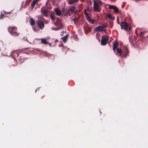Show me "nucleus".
Segmentation results:
<instances>
[{
  "label": "nucleus",
  "instance_id": "1",
  "mask_svg": "<svg viewBox=\"0 0 148 148\" xmlns=\"http://www.w3.org/2000/svg\"><path fill=\"white\" fill-rule=\"evenodd\" d=\"M50 17L51 20L54 22V24L59 27H62V24L60 19L58 18H55L54 14H50Z\"/></svg>",
  "mask_w": 148,
  "mask_h": 148
},
{
  "label": "nucleus",
  "instance_id": "2",
  "mask_svg": "<svg viewBox=\"0 0 148 148\" xmlns=\"http://www.w3.org/2000/svg\"><path fill=\"white\" fill-rule=\"evenodd\" d=\"M8 32L13 36H18L19 34L17 32V28L15 27H9L8 28Z\"/></svg>",
  "mask_w": 148,
  "mask_h": 148
},
{
  "label": "nucleus",
  "instance_id": "3",
  "mask_svg": "<svg viewBox=\"0 0 148 148\" xmlns=\"http://www.w3.org/2000/svg\"><path fill=\"white\" fill-rule=\"evenodd\" d=\"M123 49L125 51L123 52V54L122 55V52L121 49H119L118 48H117V51L118 53H119V56H121L123 57H125L128 54V51L126 47H123Z\"/></svg>",
  "mask_w": 148,
  "mask_h": 148
},
{
  "label": "nucleus",
  "instance_id": "4",
  "mask_svg": "<svg viewBox=\"0 0 148 148\" xmlns=\"http://www.w3.org/2000/svg\"><path fill=\"white\" fill-rule=\"evenodd\" d=\"M93 8L95 11L99 12L101 11V9L99 7V5L95 0L93 1Z\"/></svg>",
  "mask_w": 148,
  "mask_h": 148
},
{
  "label": "nucleus",
  "instance_id": "5",
  "mask_svg": "<svg viewBox=\"0 0 148 148\" xmlns=\"http://www.w3.org/2000/svg\"><path fill=\"white\" fill-rule=\"evenodd\" d=\"M120 26L121 28L122 29H124L125 31L128 30V24L125 22H122L121 23Z\"/></svg>",
  "mask_w": 148,
  "mask_h": 148
},
{
  "label": "nucleus",
  "instance_id": "6",
  "mask_svg": "<svg viewBox=\"0 0 148 148\" xmlns=\"http://www.w3.org/2000/svg\"><path fill=\"white\" fill-rule=\"evenodd\" d=\"M109 40V37L102 36L101 40V44L102 45H106Z\"/></svg>",
  "mask_w": 148,
  "mask_h": 148
},
{
  "label": "nucleus",
  "instance_id": "7",
  "mask_svg": "<svg viewBox=\"0 0 148 148\" xmlns=\"http://www.w3.org/2000/svg\"><path fill=\"white\" fill-rule=\"evenodd\" d=\"M84 14L86 18L87 21L92 23H94L95 21H96L95 20H94L92 19H91L90 16H89V14L87 13L86 12V10H85L84 11Z\"/></svg>",
  "mask_w": 148,
  "mask_h": 148
},
{
  "label": "nucleus",
  "instance_id": "8",
  "mask_svg": "<svg viewBox=\"0 0 148 148\" xmlns=\"http://www.w3.org/2000/svg\"><path fill=\"white\" fill-rule=\"evenodd\" d=\"M37 25L39 27V28L41 29H42L44 27L45 25L43 22L40 20H38L37 21H36Z\"/></svg>",
  "mask_w": 148,
  "mask_h": 148
},
{
  "label": "nucleus",
  "instance_id": "9",
  "mask_svg": "<svg viewBox=\"0 0 148 148\" xmlns=\"http://www.w3.org/2000/svg\"><path fill=\"white\" fill-rule=\"evenodd\" d=\"M62 12L64 16H66L69 15L70 12L69 9L63 8L62 10Z\"/></svg>",
  "mask_w": 148,
  "mask_h": 148
},
{
  "label": "nucleus",
  "instance_id": "10",
  "mask_svg": "<svg viewBox=\"0 0 148 148\" xmlns=\"http://www.w3.org/2000/svg\"><path fill=\"white\" fill-rule=\"evenodd\" d=\"M41 13L45 16H47L48 12V10H46L44 7H43L41 8Z\"/></svg>",
  "mask_w": 148,
  "mask_h": 148
},
{
  "label": "nucleus",
  "instance_id": "11",
  "mask_svg": "<svg viewBox=\"0 0 148 148\" xmlns=\"http://www.w3.org/2000/svg\"><path fill=\"white\" fill-rule=\"evenodd\" d=\"M77 15L78 16V17L75 16V18L71 20V21H74V23L76 25H77L78 23V19L80 18V15L78 14Z\"/></svg>",
  "mask_w": 148,
  "mask_h": 148
},
{
  "label": "nucleus",
  "instance_id": "12",
  "mask_svg": "<svg viewBox=\"0 0 148 148\" xmlns=\"http://www.w3.org/2000/svg\"><path fill=\"white\" fill-rule=\"evenodd\" d=\"M104 29L101 26H99L94 28V30L97 32H102L104 31Z\"/></svg>",
  "mask_w": 148,
  "mask_h": 148
},
{
  "label": "nucleus",
  "instance_id": "13",
  "mask_svg": "<svg viewBox=\"0 0 148 148\" xmlns=\"http://www.w3.org/2000/svg\"><path fill=\"white\" fill-rule=\"evenodd\" d=\"M55 11L56 15L60 16L61 15L62 12L60 10L59 8H57L55 9Z\"/></svg>",
  "mask_w": 148,
  "mask_h": 148
},
{
  "label": "nucleus",
  "instance_id": "14",
  "mask_svg": "<svg viewBox=\"0 0 148 148\" xmlns=\"http://www.w3.org/2000/svg\"><path fill=\"white\" fill-rule=\"evenodd\" d=\"M19 51L18 50H16L13 51L12 53V56L13 57H17L18 56V55L20 54Z\"/></svg>",
  "mask_w": 148,
  "mask_h": 148
},
{
  "label": "nucleus",
  "instance_id": "15",
  "mask_svg": "<svg viewBox=\"0 0 148 148\" xmlns=\"http://www.w3.org/2000/svg\"><path fill=\"white\" fill-rule=\"evenodd\" d=\"M40 40H41V43L45 45H46L48 43V42L47 41V39L46 38H41Z\"/></svg>",
  "mask_w": 148,
  "mask_h": 148
},
{
  "label": "nucleus",
  "instance_id": "16",
  "mask_svg": "<svg viewBox=\"0 0 148 148\" xmlns=\"http://www.w3.org/2000/svg\"><path fill=\"white\" fill-rule=\"evenodd\" d=\"M69 10L72 12H73L76 9V8L75 6H70L69 9Z\"/></svg>",
  "mask_w": 148,
  "mask_h": 148
},
{
  "label": "nucleus",
  "instance_id": "17",
  "mask_svg": "<svg viewBox=\"0 0 148 148\" xmlns=\"http://www.w3.org/2000/svg\"><path fill=\"white\" fill-rule=\"evenodd\" d=\"M68 37V35L66 34L65 36L62 37V39L63 41V42L64 43L66 42Z\"/></svg>",
  "mask_w": 148,
  "mask_h": 148
},
{
  "label": "nucleus",
  "instance_id": "18",
  "mask_svg": "<svg viewBox=\"0 0 148 148\" xmlns=\"http://www.w3.org/2000/svg\"><path fill=\"white\" fill-rule=\"evenodd\" d=\"M38 2V0H34L31 3V5L33 8H34L36 4Z\"/></svg>",
  "mask_w": 148,
  "mask_h": 148
},
{
  "label": "nucleus",
  "instance_id": "19",
  "mask_svg": "<svg viewBox=\"0 0 148 148\" xmlns=\"http://www.w3.org/2000/svg\"><path fill=\"white\" fill-rule=\"evenodd\" d=\"M118 43L117 42H115L113 45V50L114 52H115V50L117 48V46Z\"/></svg>",
  "mask_w": 148,
  "mask_h": 148
},
{
  "label": "nucleus",
  "instance_id": "20",
  "mask_svg": "<svg viewBox=\"0 0 148 148\" xmlns=\"http://www.w3.org/2000/svg\"><path fill=\"white\" fill-rule=\"evenodd\" d=\"M77 1L75 0H69L68 2V3L70 5H71L75 3H77Z\"/></svg>",
  "mask_w": 148,
  "mask_h": 148
},
{
  "label": "nucleus",
  "instance_id": "21",
  "mask_svg": "<svg viewBox=\"0 0 148 148\" xmlns=\"http://www.w3.org/2000/svg\"><path fill=\"white\" fill-rule=\"evenodd\" d=\"M30 24L32 26L34 25H35V21L32 18H30Z\"/></svg>",
  "mask_w": 148,
  "mask_h": 148
},
{
  "label": "nucleus",
  "instance_id": "22",
  "mask_svg": "<svg viewBox=\"0 0 148 148\" xmlns=\"http://www.w3.org/2000/svg\"><path fill=\"white\" fill-rule=\"evenodd\" d=\"M107 16L112 20H114L115 19V17L113 16L110 14H107Z\"/></svg>",
  "mask_w": 148,
  "mask_h": 148
},
{
  "label": "nucleus",
  "instance_id": "23",
  "mask_svg": "<svg viewBox=\"0 0 148 148\" xmlns=\"http://www.w3.org/2000/svg\"><path fill=\"white\" fill-rule=\"evenodd\" d=\"M108 25V24L107 23H103V24L101 25L102 26L103 28H106L107 27Z\"/></svg>",
  "mask_w": 148,
  "mask_h": 148
},
{
  "label": "nucleus",
  "instance_id": "24",
  "mask_svg": "<svg viewBox=\"0 0 148 148\" xmlns=\"http://www.w3.org/2000/svg\"><path fill=\"white\" fill-rule=\"evenodd\" d=\"M98 4L100 5H102L103 4V2L100 0H98L96 1Z\"/></svg>",
  "mask_w": 148,
  "mask_h": 148
},
{
  "label": "nucleus",
  "instance_id": "25",
  "mask_svg": "<svg viewBox=\"0 0 148 148\" xmlns=\"http://www.w3.org/2000/svg\"><path fill=\"white\" fill-rule=\"evenodd\" d=\"M1 14L0 16V18L2 19L4 17V15L5 14V13L3 14V13L1 12Z\"/></svg>",
  "mask_w": 148,
  "mask_h": 148
},
{
  "label": "nucleus",
  "instance_id": "26",
  "mask_svg": "<svg viewBox=\"0 0 148 148\" xmlns=\"http://www.w3.org/2000/svg\"><path fill=\"white\" fill-rule=\"evenodd\" d=\"M61 28V27H59L58 26V27H56L55 28H52V29L54 30H57L60 29Z\"/></svg>",
  "mask_w": 148,
  "mask_h": 148
},
{
  "label": "nucleus",
  "instance_id": "27",
  "mask_svg": "<svg viewBox=\"0 0 148 148\" xmlns=\"http://www.w3.org/2000/svg\"><path fill=\"white\" fill-rule=\"evenodd\" d=\"M115 6L114 5H110L108 8L110 9H114V8H115Z\"/></svg>",
  "mask_w": 148,
  "mask_h": 148
},
{
  "label": "nucleus",
  "instance_id": "28",
  "mask_svg": "<svg viewBox=\"0 0 148 148\" xmlns=\"http://www.w3.org/2000/svg\"><path fill=\"white\" fill-rule=\"evenodd\" d=\"M114 11L116 13H118V8L116 7V6H115V8L113 9Z\"/></svg>",
  "mask_w": 148,
  "mask_h": 148
},
{
  "label": "nucleus",
  "instance_id": "29",
  "mask_svg": "<svg viewBox=\"0 0 148 148\" xmlns=\"http://www.w3.org/2000/svg\"><path fill=\"white\" fill-rule=\"evenodd\" d=\"M145 33L144 32H141L140 33V36L141 37H142L144 35Z\"/></svg>",
  "mask_w": 148,
  "mask_h": 148
},
{
  "label": "nucleus",
  "instance_id": "30",
  "mask_svg": "<svg viewBox=\"0 0 148 148\" xmlns=\"http://www.w3.org/2000/svg\"><path fill=\"white\" fill-rule=\"evenodd\" d=\"M3 12H4L5 14H10V12H6L4 11H3Z\"/></svg>",
  "mask_w": 148,
  "mask_h": 148
},
{
  "label": "nucleus",
  "instance_id": "31",
  "mask_svg": "<svg viewBox=\"0 0 148 148\" xmlns=\"http://www.w3.org/2000/svg\"><path fill=\"white\" fill-rule=\"evenodd\" d=\"M77 11L76 10H75V11L74 12V14L75 15H77Z\"/></svg>",
  "mask_w": 148,
  "mask_h": 148
},
{
  "label": "nucleus",
  "instance_id": "32",
  "mask_svg": "<svg viewBox=\"0 0 148 148\" xmlns=\"http://www.w3.org/2000/svg\"><path fill=\"white\" fill-rule=\"evenodd\" d=\"M128 29L129 31L130 30H131V27H130V25L129 26H128Z\"/></svg>",
  "mask_w": 148,
  "mask_h": 148
},
{
  "label": "nucleus",
  "instance_id": "33",
  "mask_svg": "<svg viewBox=\"0 0 148 148\" xmlns=\"http://www.w3.org/2000/svg\"><path fill=\"white\" fill-rule=\"evenodd\" d=\"M39 90V88H37L36 89V90H35V92H36V91H37V90Z\"/></svg>",
  "mask_w": 148,
  "mask_h": 148
},
{
  "label": "nucleus",
  "instance_id": "34",
  "mask_svg": "<svg viewBox=\"0 0 148 148\" xmlns=\"http://www.w3.org/2000/svg\"><path fill=\"white\" fill-rule=\"evenodd\" d=\"M17 64V62H16V64H12V65H13L16 66Z\"/></svg>",
  "mask_w": 148,
  "mask_h": 148
},
{
  "label": "nucleus",
  "instance_id": "35",
  "mask_svg": "<svg viewBox=\"0 0 148 148\" xmlns=\"http://www.w3.org/2000/svg\"><path fill=\"white\" fill-rule=\"evenodd\" d=\"M47 44H49V46L50 47H51V43H47Z\"/></svg>",
  "mask_w": 148,
  "mask_h": 148
},
{
  "label": "nucleus",
  "instance_id": "36",
  "mask_svg": "<svg viewBox=\"0 0 148 148\" xmlns=\"http://www.w3.org/2000/svg\"><path fill=\"white\" fill-rule=\"evenodd\" d=\"M63 33H64V32H61V35H62V34H63Z\"/></svg>",
  "mask_w": 148,
  "mask_h": 148
},
{
  "label": "nucleus",
  "instance_id": "37",
  "mask_svg": "<svg viewBox=\"0 0 148 148\" xmlns=\"http://www.w3.org/2000/svg\"><path fill=\"white\" fill-rule=\"evenodd\" d=\"M14 61H16V60H15V59L14 60Z\"/></svg>",
  "mask_w": 148,
  "mask_h": 148
}]
</instances>
